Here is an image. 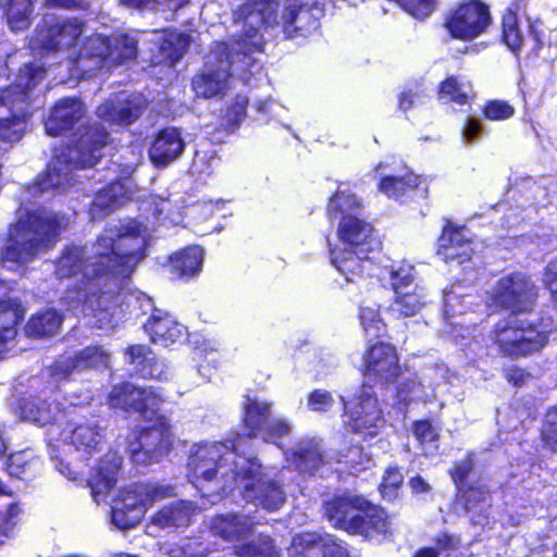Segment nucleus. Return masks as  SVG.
Returning a JSON list of instances; mask_svg holds the SVG:
<instances>
[{"label":"nucleus","instance_id":"53","mask_svg":"<svg viewBox=\"0 0 557 557\" xmlns=\"http://www.w3.org/2000/svg\"><path fill=\"white\" fill-rule=\"evenodd\" d=\"M360 321L366 334L370 337H380L385 332V324L379 317L376 308L361 307Z\"/></svg>","mask_w":557,"mask_h":557},{"label":"nucleus","instance_id":"25","mask_svg":"<svg viewBox=\"0 0 557 557\" xmlns=\"http://www.w3.org/2000/svg\"><path fill=\"white\" fill-rule=\"evenodd\" d=\"M343 249L357 250L360 255L372 250V227L356 215L344 216L338 225Z\"/></svg>","mask_w":557,"mask_h":557},{"label":"nucleus","instance_id":"39","mask_svg":"<svg viewBox=\"0 0 557 557\" xmlns=\"http://www.w3.org/2000/svg\"><path fill=\"white\" fill-rule=\"evenodd\" d=\"M63 317L54 309H47L33 314L25 325V333L30 337H50L58 333Z\"/></svg>","mask_w":557,"mask_h":557},{"label":"nucleus","instance_id":"21","mask_svg":"<svg viewBox=\"0 0 557 557\" xmlns=\"http://www.w3.org/2000/svg\"><path fill=\"white\" fill-rule=\"evenodd\" d=\"M146 109V100L139 94H120L114 100H108L97 109V115L103 121L129 124L137 120Z\"/></svg>","mask_w":557,"mask_h":557},{"label":"nucleus","instance_id":"37","mask_svg":"<svg viewBox=\"0 0 557 557\" xmlns=\"http://www.w3.org/2000/svg\"><path fill=\"white\" fill-rule=\"evenodd\" d=\"M61 416L58 404L47 403L46 399L35 398L21 405V419L38 425H57L54 422Z\"/></svg>","mask_w":557,"mask_h":557},{"label":"nucleus","instance_id":"10","mask_svg":"<svg viewBox=\"0 0 557 557\" xmlns=\"http://www.w3.org/2000/svg\"><path fill=\"white\" fill-rule=\"evenodd\" d=\"M346 425L355 433L374 436L385 424V420L372 386L363 384L349 401L342 398Z\"/></svg>","mask_w":557,"mask_h":557},{"label":"nucleus","instance_id":"46","mask_svg":"<svg viewBox=\"0 0 557 557\" xmlns=\"http://www.w3.org/2000/svg\"><path fill=\"white\" fill-rule=\"evenodd\" d=\"M525 39V34L521 28L516 13L507 11L503 17V40L508 48L516 52L519 50Z\"/></svg>","mask_w":557,"mask_h":557},{"label":"nucleus","instance_id":"24","mask_svg":"<svg viewBox=\"0 0 557 557\" xmlns=\"http://www.w3.org/2000/svg\"><path fill=\"white\" fill-rule=\"evenodd\" d=\"M171 487H163L159 485L141 484L131 486L120 493L119 498L113 503L123 506L128 511L135 509L140 510V519H143L147 506H150L154 500L162 499L171 495Z\"/></svg>","mask_w":557,"mask_h":557},{"label":"nucleus","instance_id":"9","mask_svg":"<svg viewBox=\"0 0 557 557\" xmlns=\"http://www.w3.org/2000/svg\"><path fill=\"white\" fill-rule=\"evenodd\" d=\"M47 437L50 444L62 443L85 458L100 451L104 444V431L92 419H72L62 428L51 425Z\"/></svg>","mask_w":557,"mask_h":557},{"label":"nucleus","instance_id":"57","mask_svg":"<svg viewBox=\"0 0 557 557\" xmlns=\"http://www.w3.org/2000/svg\"><path fill=\"white\" fill-rule=\"evenodd\" d=\"M403 483V475L397 468H388L385 471L383 481L380 484V492L387 500H393L397 496V490Z\"/></svg>","mask_w":557,"mask_h":557},{"label":"nucleus","instance_id":"56","mask_svg":"<svg viewBox=\"0 0 557 557\" xmlns=\"http://www.w3.org/2000/svg\"><path fill=\"white\" fill-rule=\"evenodd\" d=\"M111 519L112 523L119 529L134 528L141 520L140 510L128 511L123 506L113 503Z\"/></svg>","mask_w":557,"mask_h":557},{"label":"nucleus","instance_id":"14","mask_svg":"<svg viewBox=\"0 0 557 557\" xmlns=\"http://www.w3.org/2000/svg\"><path fill=\"white\" fill-rule=\"evenodd\" d=\"M491 24L488 7L480 1H470L457 7L446 21L450 35L462 40L480 36Z\"/></svg>","mask_w":557,"mask_h":557},{"label":"nucleus","instance_id":"43","mask_svg":"<svg viewBox=\"0 0 557 557\" xmlns=\"http://www.w3.org/2000/svg\"><path fill=\"white\" fill-rule=\"evenodd\" d=\"M145 37L141 38V41ZM140 39L128 34H114L110 37L111 50L110 58L112 62L121 63L133 60L138 53V44Z\"/></svg>","mask_w":557,"mask_h":557},{"label":"nucleus","instance_id":"47","mask_svg":"<svg viewBox=\"0 0 557 557\" xmlns=\"http://www.w3.org/2000/svg\"><path fill=\"white\" fill-rule=\"evenodd\" d=\"M139 387L129 383L114 386L109 395V404L113 408L136 411L137 401L140 398Z\"/></svg>","mask_w":557,"mask_h":557},{"label":"nucleus","instance_id":"42","mask_svg":"<svg viewBox=\"0 0 557 557\" xmlns=\"http://www.w3.org/2000/svg\"><path fill=\"white\" fill-rule=\"evenodd\" d=\"M35 0H10L5 15L9 27L14 30H24L32 23Z\"/></svg>","mask_w":557,"mask_h":557},{"label":"nucleus","instance_id":"22","mask_svg":"<svg viewBox=\"0 0 557 557\" xmlns=\"http://www.w3.org/2000/svg\"><path fill=\"white\" fill-rule=\"evenodd\" d=\"M108 361L109 355L102 347H86L74 356L58 359L51 367L50 375L54 381H61L69 377L76 370L107 366Z\"/></svg>","mask_w":557,"mask_h":557},{"label":"nucleus","instance_id":"20","mask_svg":"<svg viewBox=\"0 0 557 557\" xmlns=\"http://www.w3.org/2000/svg\"><path fill=\"white\" fill-rule=\"evenodd\" d=\"M288 557H348V552L332 535L302 533L293 539Z\"/></svg>","mask_w":557,"mask_h":557},{"label":"nucleus","instance_id":"27","mask_svg":"<svg viewBox=\"0 0 557 557\" xmlns=\"http://www.w3.org/2000/svg\"><path fill=\"white\" fill-rule=\"evenodd\" d=\"M126 355L128 362L135 366L136 372L144 379H153L168 381L171 377V371L164 360L144 345H133L127 348Z\"/></svg>","mask_w":557,"mask_h":557},{"label":"nucleus","instance_id":"36","mask_svg":"<svg viewBox=\"0 0 557 557\" xmlns=\"http://www.w3.org/2000/svg\"><path fill=\"white\" fill-rule=\"evenodd\" d=\"M25 309L17 299H0V359L8 342L16 336V326L23 319Z\"/></svg>","mask_w":557,"mask_h":557},{"label":"nucleus","instance_id":"16","mask_svg":"<svg viewBox=\"0 0 557 557\" xmlns=\"http://www.w3.org/2000/svg\"><path fill=\"white\" fill-rule=\"evenodd\" d=\"M108 297L98 296L87 288H67L62 297V302L74 313H83L91 317L89 322L91 326L103 330L112 326V313L109 308H101L107 302Z\"/></svg>","mask_w":557,"mask_h":557},{"label":"nucleus","instance_id":"17","mask_svg":"<svg viewBox=\"0 0 557 557\" xmlns=\"http://www.w3.org/2000/svg\"><path fill=\"white\" fill-rule=\"evenodd\" d=\"M325 516L338 529L349 533L362 532L364 527L359 516L369 508V502L361 496L345 494L325 503Z\"/></svg>","mask_w":557,"mask_h":557},{"label":"nucleus","instance_id":"5","mask_svg":"<svg viewBox=\"0 0 557 557\" xmlns=\"http://www.w3.org/2000/svg\"><path fill=\"white\" fill-rule=\"evenodd\" d=\"M239 443L227 446L224 443L214 442L194 445L188 459L189 479L195 487L203 492L205 483H212L214 487L210 494L233 488L242 475L243 456L237 454Z\"/></svg>","mask_w":557,"mask_h":557},{"label":"nucleus","instance_id":"23","mask_svg":"<svg viewBox=\"0 0 557 557\" xmlns=\"http://www.w3.org/2000/svg\"><path fill=\"white\" fill-rule=\"evenodd\" d=\"M136 186L131 177L107 185L97 193L90 207L91 219H100L134 197Z\"/></svg>","mask_w":557,"mask_h":557},{"label":"nucleus","instance_id":"41","mask_svg":"<svg viewBox=\"0 0 557 557\" xmlns=\"http://www.w3.org/2000/svg\"><path fill=\"white\" fill-rule=\"evenodd\" d=\"M203 250L199 246H190L171 258L172 270L180 277H190L201 270Z\"/></svg>","mask_w":557,"mask_h":557},{"label":"nucleus","instance_id":"2","mask_svg":"<svg viewBox=\"0 0 557 557\" xmlns=\"http://www.w3.org/2000/svg\"><path fill=\"white\" fill-rule=\"evenodd\" d=\"M148 237V228L137 221L109 225L90 252L84 247L66 248L57 262L54 273L60 280L81 275L83 288L88 290L90 281L102 274L128 277L145 257Z\"/></svg>","mask_w":557,"mask_h":557},{"label":"nucleus","instance_id":"8","mask_svg":"<svg viewBox=\"0 0 557 557\" xmlns=\"http://www.w3.org/2000/svg\"><path fill=\"white\" fill-rule=\"evenodd\" d=\"M242 472L236 484L247 502L268 511H276L285 504L282 484L256 458L243 459Z\"/></svg>","mask_w":557,"mask_h":557},{"label":"nucleus","instance_id":"35","mask_svg":"<svg viewBox=\"0 0 557 557\" xmlns=\"http://www.w3.org/2000/svg\"><path fill=\"white\" fill-rule=\"evenodd\" d=\"M385 169L386 165L384 163H380L376 168V172L381 176L379 189L388 198L398 199L419 187V176L408 172L405 174L386 172Z\"/></svg>","mask_w":557,"mask_h":557},{"label":"nucleus","instance_id":"38","mask_svg":"<svg viewBox=\"0 0 557 557\" xmlns=\"http://www.w3.org/2000/svg\"><path fill=\"white\" fill-rule=\"evenodd\" d=\"M196 507L191 503L178 500L164 506L152 518V523L160 528L186 527L189 524Z\"/></svg>","mask_w":557,"mask_h":557},{"label":"nucleus","instance_id":"59","mask_svg":"<svg viewBox=\"0 0 557 557\" xmlns=\"http://www.w3.org/2000/svg\"><path fill=\"white\" fill-rule=\"evenodd\" d=\"M515 109L503 100L490 101L484 109V115L488 120H506L513 115Z\"/></svg>","mask_w":557,"mask_h":557},{"label":"nucleus","instance_id":"18","mask_svg":"<svg viewBox=\"0 0 557 557\" xmlns=\"http://www.w3.org/2000/svg\"><path fill=\"white\" fill-rule=\"evenodd\" d=\"M364 376L375 383L387 384L400 374L396 349L386 343H376L363 356Z\"/></svg>","mask_w":557,"mask_h":557},{"label":"nucleus","instance_id":"30","mask_svg":"<svg viewBox=\"0 0 557 557\" xmlns=\"http://www.w3.org/2000/svg\"><path fill=\"white\" fill-rule=\"evenodd\" d=\"M84 104L77 99H62L52 109L45 122L48 135L59 136L72 128L84 115Z\"/></svg>","mask_w":557,"mask_h":557},{"label":"nucleus","instance_id":"64","mask_svg":"<svg viewBox=\"0 0 557 557\" xmlns=\"http://www.w3.org/2000/svg\"><path fill=\"white\" fill-rule=\"evenodd\" d=\"M169 557H205V552L198 549L197 552L189 543L186 547H172L168 552Z\"/></svg>","mask_w":557,"mask_h":557},{"label":"nucleus","instance_id":"44","mask_svg":"<svg viewBox=\"0 0 557 557\" xmlns=\"http://www.w3.org/2000/svg\"><path fill=\"white\" fill-rule=\"evenodd\" d=\"M235 553L238 557H281L272 539L264 534L248 543L236 545Z\"/></svg>","mask_w":557,"mask_h":557},{"label":"nucleus","instance_id":"12","mask_svg":"<svg viewBox=\"0 0 557 557\" xmlns=\"http://www.w3.org/2000/svg\"><path fill=\"white\" fill-rule=\"evenodd\" d=\"M395 298L389 306V312L396 318L418 314L426 305V294L422 286L416 284L414 269L403 263L392 271Z\"/></svg>","mask_w":557,"mask_h":557},{"label":"nucleus","instance_id":"55","mask_svg":"<svg viewBox=\"0 0 557 557\" xmlns=\"http://www.w3.org/2000/svg\"><path fill=\"white\" fill-rule=\"evenodd\" d=\"M542 438L547 448L557 453V404L546 412L542 428Z\"/></svg>","mask_w":557,"mask_h":557},{"label":"nucleus","instance_id":"48","mask_svg":"<svg viewBox=\"0 0 557 557\" xmlns=\"http://www.w3.org/2000/svg\"><path fill=\"white\" fill-rule=\"evenodd\" d=\"M357 517L362 521L364 531L351 532L352 534H361L369 537L372 536L373 533H386L388 530V522L383 510L369 506L366 511L359 512V516Z\"/></svg>","mask_w":557,"mask_h":557},{"label":"nucleus","instance_id":"58","mask_svg":"<svg viewBox=\"0 0 557 557\" xmlns=\"http://www.w3.org/2000/svg\"><path fill=\"white\" fill-rule=\"evenodd\" d=\"M406 12L416 18H425L434 11V0H395Z\"/></svg>","mask_w":557,"mask_h":557},{"label":"nucleus","instance_id":"54","mask_svg":"<svg viewBox=\"0 0 557 557\" xmlns=\"http://www.w3.org/2000/svg\"><path fill=\"white\" fill-rule=\"evenodd\" d=\"M416 438L421 444L425 454H432L437 449V433L429 421H418L413 426Z\"/></svg>","mask_w":557,"mask_h":557},{"label":"nucleus","instance_id":"33","mask_svg":"<svg viewBox=\"0 0 557 557\" xmlns=\"http://www.w3.org/2000/svg\"><path fill=\"white\" fill-rule=\"evenodd\" d=\"M110 37L102 35L89 36L75 60L76 71L81 74L90 73L99 69L104 60L110 58Z\"/></svg>","mask_w":557,"mask_h":557},{"label":"nucleus","instance_id":"7","mask_svg":"<svg viewBox=\"0 0 557 557\" xmlns=\"http://www.w3.org/2000/svg\"><path fill=\"white\" fill-rule=\"evenodd\" d=\"M44 78L39 65H25L15 82L0 92V139L18 141L26 128L30 91Z\"/></svg>","mask_w":557,"mask_h":557},{"label":"nucleus","instance_id":"34","mask_svg":"<svg viewBox=\"0 0 557 557\" xmlns=\"http://www.w3.org/2000/svg\"><path fill=\"white\" fill-rule=\"evenodd\" d=\"M331 262L342 273L347 282H355L361 277L363 271H371L372 263L369 252L360 255L357 250L331 248Z\"/></svg>","mask_w":557,"mask_h":557},{"label":"nucleus","instance_id":"51","mask_svg":"<svg viewBox=\"0 0 557 557\" xmlns=\"http://www.w3.org/2000/svg\"><path fill=\"white\" fill-rule=\"evenodd\" d=\"M471 92L468 83H459L455 77H448L440 87L441 99L454 101L458 104L467 103Z\"/></svg>","mask_w":557,"mask_h":557},{"label":"nucleus","instance_id":"11","mask_svg":"<svg viewBox=\"0 0 557 557\" xmlns=\"http://www.w3.org/2000/svg\"><path fill=\"white\" fill-rule=\"evenodd\" d=\"M85 32V23L76 17L59 18L46 15L44 24L32 39V47L47 51H65L76 45Z\"/></svg>","mask_w":557,"mask_h":557},{"label":"nucleus","instance_id":"40","mask_svg":"<svg viewBox=\"0 0 557 557\" xmlns=\"http://www.w3.org/2000/svg\"><path fill=\"white\" fill-rule=\"evenodd\" d=\"M292 462L301 472L317 470L324 462L319 442L315 440L299 442L292 454Z\"/></svg>","mask_w":557,"mask_h":557},{"label":"nucleus","instance_id":"52","mask_svg":"<svg viewBox=\"0 0 557 557\" xmlns=\"http://www.w3.org/2000/svg\"><path fill=\"white\" fill-rule=\"evenodd\" d=\"M461 494V498L465 502V507L468 511L479 510L482 511L483 508L488 504L490 492L484 485L462 487L459 491Z\"/></svg>","mask_w":557,"mask_h":557},{"label":"nucleus","instance_id":"28","mask_svg":"<svg viewBox=\"0 0 557 557\" xmlns=\"http://www.w3.org/2000/svg\"><path fill=\"white\" fill-rule=\"evenodd\" d=\"M121 457L115 451L107 453L100 460L98 468L90 475L88 485L96 503L106 499L109 491L116 483V473L121 467Z\"/></svg>","mask_w":557,"mask_h":557},{"label":"nucleus","instance_id":"26","mask_svg":"<svg viewBox=\"0 0 557 557\" xmlns=\"http://www.w3.org/2000/svg\"><path fill=\"white\" fill-rule=\"evenodd\" d=\"M256 522L244 513H226L212 518L210 529L213 534L222 539L239 543L246 540L255 531Z\"/></svg>","mask_w":557,"mask_h":557},{"label":"nucleus","instance_id":"49","mask_svg":"<svg viewBox=\"0 0 557 557\" xmlns=\"http://www.w3.org/2000/svg\"><path fill=\"white\" fill-rule=\"evenodd\" d=\"M433 396L416 376L404 379L397 386V398L405 404L413 400L426 401Z\"/></svg>","mask_w":557,"mask_h":557},{"label":"nucleus","instance_id":"13","mask_svg":"<svg viewBox=\"0 0 557 557\" xmlns=\"http://www.w3.org/2000/svg\"><path fill=\"white\" fill-rule=\"evenodd\" d=\"M172 447V436L164 421L145 428L128 445L133 462L150 465L159 461Z\"/></svg>","mask_w":557,"mask_h":557},{"label":"nucleus","instance_id":"19","mask_svg":"<svg viewBox=\"0 0 557 557\" xmlns=\"http://www.w3.org/2000/svg\"><path fill=\"white\" fill-rule=\"evenodd\" d=\"M144 40L149 42L152 64H168L173 66L183 55L188 45V38L172 30H151L141 33Z\"/></svg>","mask_w":557,"mask_h":557},{"label":"nucleus","instance_id":"6","mask_svg":"<svg viewBox=\"0 0 557 557\" xmlns=\"http://www.w3.org/2000/svg\"><path fill=\"white\" fill-rule=\"evenodd\" d=\"M66 224L64 216L45 210L21 216L9 231L1 261L24 264L34 260L49 248Z\"/></svg>","mask_w":557,"mask_h":557},{"label":"nucleus","instance_id":"45","mask_svg":"<svg viewBox=\"0 0 557 557\" xmlns=\"http://www.w3.org/2000/svg\"><path fill=\"white\" fill-rule=\"evenodd\" d=\"M140 398L137 401L136 411L147 420L157 418V422L163 421L158 417L160 406L164 403L163 396L153 387H139Z\"/></svg>","mask_w":557,"mask_h":557},{"label":"nucleus","instance_id":"29","mask_svg":"<svg viewBox=\"0 0 557 557\" xmlns=\"http://www.w3.org/2000/svg\"><path fill=\"white\" fill-rule=\"evenodd\" d=\"M151 342L168 347L181 342L185 336V326L180 324L172 315L154 310L149 321L145 324Z\"/></svg>","mask_w":557,"mask_h":557},{"label":"nucleus","instance_id":"62","mask_svg":"<svg viewBox=\"0 0 557 557\" xmlns=\"http://www.w3.org/2000/svg\"><path fill=\"white\" fill-rule=\"evenodd\" d=\"M543 282L557 301V257L546 265Z\"/></svg>","mask_w":557,"mask_h":557},{"label":"nucleus","instance_id":"32","mask_svg":"<svg viewBox=\"0 0 557 557\" xmlns=\"http://www.w3.org/2000/svg\"><path fill=\"white\" fill-rule=\"evenodd\" d=\"M471 243L466 238L463 228H455L446 225L438 239L437 255L445 261L457 260L462 263L471 259Z\"/></svg>","mask_w":557,"mask_h":557},{"label":"nucleus","instance_id":"4","mask_svg":"<svg viewBox=\"0 0 557 557\" xmlns=\"http://www.w3.org/2000/svg\"><path fill=\"white\" fill-rule=\"evenodd\" d=\"M78 136L71 140L65 149L55 153L48 165L46 174L38 177L30 191H47L50 188L64 189L73 181L74 169L92 168L102 157L101 150L108 144L109 135L106 129L95 123L84 128H78Z\"/></svg>","mask_w":557,"mask_h":557},{"label":"nucleus","instance_id":"3","mask_svg":"<svg viewBox=\"0 0 557 557\" xmlns=\"http://www.w3.org/2000/svg\"><path fill=\"white\" fill-rule=\"evenodd\" d=\"M491 297L497 306L512 311L495 324L491 335L502 355L523 357L540 351L547 344L552 319L518 314L530 311L537 297V288L530 277L522 273L506 275L493 287Z\"/></svg>","mask_w":557,"mask_h":557},{"label":"nucleus","instance_id":"61","mask_svg":"<svg viewBox=\"0 0 557 557\" xmlns=\"http://www.w3.org/2000/svg\"><path fill=\"white\" fill-rule=\"evenodd\" d=\"M335 400L332 394L327 391L317 389L312 392L308 397V407L312 411L324 412L327 411Z\"/></svg>","mask_w":557,"mask_h":557},{"label":"nucleus","instance_id":"31","mask_svg":"<svg viewBox=\"0 0 557 557\" xmlns=\"http://www.w3.org/2000/svg\"><path fill=\"white\" fill-rule=\"evenodd\" d=\"M184 147L178 129L169 127L158 134L149 150V157L157 166H165L182 154Z\"/></svg>","mask_w":557,"mask_h":557},{"label":"nucleus","instance_id":"1","mask_svg":"<svg viewBox=\"0 0 557 557\" xmlns=\"http://www.w3.org/2000/svg\"><path fill=\"white\" fill-rule=\"evenodd\" d=\"M324 0H285L277 20L275 0H248L234 12L233 37L228 42H215L206 57L203 70L193 78V89L198 97L210 99L225 95L232 76L249 79L252 57L263 46L262 29L278 24L287 37L307 36L319 25Z\"/></svg>","mask_w":557,"mask_h":557},{"label":"nucleus","instance_id":"15","mask_svg":"<svg viewBox=\"0 0 557 557\" xmlns=\"http://www.w3.org/2000/svg\"><path fill=\"white\" fill-rule=\"evenodd\" d=\"M243 407L248 436L261 434L264 441L277 444L278 440L290 434L292 424L287 420L274 419L265 422L271 409L270 403L247 397Z\"/></svg>","mask_w":557,"mask_h":557},{"label":"nucleus","instance_id":"50","mask_svg":"<svg viewBox=\"0 0 557 557\" xmlns=\"http://www.w3.org/2000/svg\"><path fill=\"white\" fill-rule=\"evenodd\" d=\"M359 207L360 202L354 194L338 188L335 195L331 198L327 210L331 218L333 214H341L343 219L344 216L354 215L352 213Z\"/></svg>","mask_w":557,"mask_h":557},{"label":"nucleus","instance_id":"63","mask_svg":"<svg viewBox=\"0 0 557 557\" xmlns=\"http://www.w3.org/2000/svg\"><path fill=\"white\" fill-rule=\"evenodd\" d=\"M482 134V125L476 119H468L462 128V140L465 144L474 143Z\"/></svg>","mask_w":557,"mask_h":557},{"label":"nucleus","instance_id":"60","mask_svg":"<svg viewBox=\"0 0 557 557\" xmlns=\"http://www.w3.org/2000/svg\"><path fill=\"white\" fill-rule=\"evenodd\" d=\"M473 469V458L472 455H468L462 460L455 463L454 468L450 470V475L458 488V491H461L462 487L466 485V480L469 475V473Z\"/></svg>","mask_w":557,"mask_h":557}]
</instances>
